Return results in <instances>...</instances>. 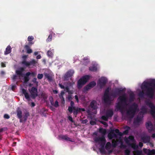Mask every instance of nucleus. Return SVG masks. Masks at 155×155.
I'll return each mask as SVG.
<instances>
[{
    "label": "nucleus",
    "mask_w": 155,
    "mask_h": 155,
    "mask_svg": "<svg viewBox=\"0 0 155 155\" xmlns=\"http://www.w3.org/2000/svg\"><path fill=\"white\" fill-rule=\"evenodd\" d=\"M138 106L135 103H133L129 107L127 112V115L133 118L137 110Z\"/></svg>",
    "instance_id": "f03ea898"
},
{
    "label": "nucleus",
    "mask_w": 155,
    "mask_h": 155,
    "mask_svg": "<svg viewBox=\"0 0 155 155\" xmlns=\"http://www.w3.org/2000/svg\"><path fill=\"white\" fill-rule=\"evenodd\" d=\"M90 86H89V85L87 84L86 86L84 88V91H88L89 90L91 89V88L90 87Z\"/></svg>",
    "instance_id": "ea45409f"
},
{
    "label": "nucleus",
    "mask_w": 155,
    "mask_h": 155,
    "mask_svg": "<svg viewBox=\"0 0 155 155\" xmlns=\"http://www.w3.org/2000/svg\"><path fill=\"white\" fill-rule=\"evenodd\" d=\"M100 122H101V123L103 124H104V125L105 126L107 125V123L105 122H104V121H101Z\"/></svg>",
    "instance_id": "338daca9"
},
{
    "label": "nucleus",
    "mask_w": 155,
    "mask_h": 155,
    "mask_svg": "<svg viewBox=\"0 0 155 155\" xmlns=\"http://www.w3.org/2000/svg\"><path fill=\"white\" fill-rule=\"evenodd\" d=\"M107 81V79L104 77H101L99 80L98 84L101 88L104 86Z\"/></svg>",
    "instance_id": "9b49d317"
},
{
    "label": "nucleus",
    "mask_w": 155,
    "mask_h": 155,
    "mask_svg": "<svg viewBox=\"0 0 155 155\" xmlns=\"http://www.w3.org/2000/svg\"><path fill=\"white\" fill-rule=\"evenodd\" d=\"M37 87H32L30 91L31 97L33 99H35L38 96Z\"/></svg>",
    "instance_id": "0eeeda50"
},
{
    "label": "nucleus",
    "mask_w": 155,
    "mask_h": 155,
    "mask_svg": "<svg viewBox=\"0 0 155 155\" xmlns=\"http://www.w3.org/2000/svg\"><path fill=\"white\" fill-rule=\"evenodd\" d=\"M88 85L90 86L91 88L93 87L94 86L96 85V83L94 81H92Z\"/></svg>",
    "instance_id": "473e14b6"
},
{
    "label": "nucleus",
    "mask_w": 155,
    "mask_h": 155,
    "mask_svg": "<svg viewBox=\"0 0 155 155\" xmlns=\"http://www.w3.org/2000/svg\"><path fill=\"white\" fill-rule=\"evenodd\" d=\"M43 75L42 74H38L37 76V78L39 79H41L43 77Z\"/></svg>",
    "instance_id": "3c124183"
},
{
    "label": "nucleus",
    "mask_w": 155,
    "mask_h": 155,
    "mask_svg": "<svg viewBox=\"0 0 155 155\" xmlns=\"http://www.w3.org/2000/svg\"><path fill=\"white\" fill-rule=\"evenodd\" d=\"M88 122V120L87 119H85L82 120V123L83 124H86Z\"/></svg>",
    "instance_id": "680f3d73"
},
{
    "label": "nucleus",
    "mask_w": 155,
    "mask_h": 155,
    "mask_svg": "<svg viewBox=\"0 0 155 155\" xmlns=\"http://www.w3.org/2000/svg\"><path fill=\"white\" fill-rule=\"evenodd\" d=\"M24 48L27 51V52L28 54H30L32 52V49L30 48V47L28 45H26L25 46Z\"/></svg>",
    "instance_id": "412c9836"
},
{
    "label": "nucleus",
    "mask_w": 155,
    "mask_h": 155,
    "mask_svg": "<svg viewBox=\"0 0 155 155\" xmlns=\"http://www.w3.org/2000/svg\"><path fill=\"white\" fill-rule=\"evenodd\" d=\"M78 109L79 111V112H81V111H85V109L84 108H78Z\"/></svg>",
    "instance_id": "bf43d9fd"
},
{
    "label": "nucleus",
    "mask_w": 155,
    "mask_h": 155,
    "mask_svg": "<svg viewBox=\"0 0 155 155\" xmlns=\"http://www.w3.org/2000/svg\"><path fill=\"white\" fill-rule=\"evenodd\" d=\"M36 74L34 72H27L24 76V82L25 83H27L30 80L29 76L31 75L34 77L35 76Z\"/></svg>",
    "instance_id": "6e6552de"
},
{
    "label": "nucleus",
    "mask_w": 155,
    "mask_h": 155,
    "mask_svg": "<svg viewBox=\"0 0 155 155\" xmlns=\"http://www.w3.org/2000/svg\"><path fill=\"white\" fill-rule=\"evenodd\" d=\"M25 69L23 67H20L18 69L15 71V72L16 75H13L12 77V79L15 81L17 79V76L19 77L23 76V72L25 71Z\"/></svg>",
    "instance_id": "20e7f679"
},
{
    "label": "nucleus",
    "mask_w": 155,
    "mask_h": 155,
    "mask_svg": "<svg viewBox=\"0 0 155 155\" xmlns=\"http://www.w3.org/2000/svg\"><path fill=\"white\" fill-rule=\"evenodd\" d=\"M110 88L108 87L105 90L104 94V100L106 103H108L110 101V97L109 95V93Z\"/></svg>",
    "instance_id": "423d86ee"
},
{
    "label": "nucleus",
    "mask_w": 155,
    "mask_h": 155,
    "mask_svg": "<svg viewBox=\"0 0 155 155\" xmlns=\"http://www.w3.org/2000/svg\"><path fill=\"white\" fill-rule=\"evenodd\" d=\"M146 104L151 109L150 113L153 116H155V106L149 100H147L145 101Z\"/></svg>",
    "instance_id": "39448f33"
},
{
    "label": "nucleus",
    "mask_w": 155,
    "mask_h": 155,
    "mask_svg": "<svg viewBox=\"0 0 155 155\" xmlns=\"http://www.w3.org/2000/svg\"><path fill=\"white\" fill-rule=\"evenodd\" d=\"M126 147L127 146L125 145L123 143L121 142L120 145V148L121 149H125L126 148Z\"/></svg>",
    "instance_id": "a18cd8bd"
},
{
    "label": "nucleus",
    "mask_w": 155,
    "mask_h": 155,
    "mask_svg": "<svg viewBox=\"0 0 155 155\" xmlns=\"http://www.w3.org/2000/svg\"><path fill=\"white\" fill-rule=\"evenodd\" d=\"M90 76L88 75H86L82 77L77 82V87L78 89H81L88 80L89 79Z\"/></svg>",
    "instance_id": "7ed1b4c3"
},
{
    "label": "nucleus",
    "mask_w": 155,
    "mask_h": 155,
    "mask_svg": "<svg viewBox=\"0 0 155 155\" xmlns=\"http://www.w3.org/2000/svg\"><path fill=\"white\" fill-rule=\"evenodd\" d=\"M117 145V142L116 141H113L112 142V146L114 147H115Z\"/></svg>",
    "instance_id": "09e8293b"
},
{
    "label": "nucleus",
    "mask_w": 155,
    "mask_h": 155,
    "mask_svg": "<svg viewBox=\"0 0 155 155\" xmlns=\"http://www.w3.org/2000/svg\"><path fill=\"white\" fill-rule=\"evenodd\" d=\"M130 150L128 149H126L124 151V153L125 155H130Z\"/></svg>",
    "instance_id": "79ce46f5"
},
{
    "label": "nucleus",
    "mask_w": 155,
    "mask_h": 155,
    "mask_svg": "<svg viewBox=\"0 0 155 155\" xmlns=\"http://www.w3.org/2000/svg\"><path fill=\"white\" fill-rule=\"evenodd\" d=\"M90 123V124L92 125H94L96 124V122L92 120L91 121Z\"/></svg>",
    "instance_id": "4d7b16f0"
},
{
    "label": "nucleus",
    "mask_w": 155,
    "mask_h": 155,
    "mask_svg": "<svg viewBox=\"0 0 155 155\" xmlns=\"http://www.w3.org/2000/svg\"><path fill=\"white\" fill-rule=\"evenodd\" d=\"M68 120H70V121H71V122H74V120H73L71 116H69L68 117Z\"/></svg>",
    "instance_id": "13d9d810"
},
{
    "label": "nucleus",
    "mask_w": 155,
    "mask_h": 155,
    "mask_svg": "<svg viewBox=\"0 0 155 155\" xmlns=\"http://www.w3.org/2000/svg\"><path fill=\"white\" fill-rule=\"evenodd\" d=\"M68 99L69 101L71 100L72 99L71 95H69L68 96Z\"/></svg>",
    "instance_id": "69168bd1"
},
{
    "label": "nucleus",
    "mask_w": 155,
    "mask_h": 155,
    "mask_svg": "<svg viewBox=\"0 0 155 155\" xmlns=\"http://www.w3.org/2000/svg\"><path fill=\"white\" fill-rule=\"evenodd\" d=\"M152 154H155V150L153 149L151 150H149L148 155H152Z\"/></svg>",
    "instance_id": "a19ab883"
},
{
    "label": "nucleus",
    "mask_w": 155,
    "mask_h": 155,
    "mask_svg": "<svg viewBox=\"0 0 155 155\" xmlns=\"http://www.w3.org/2000/svg\"><path fill=\"white\" fill-rule=\"evenodd\" d=\"M41 97H42V98L44 99H47L48 97V96L45 93H42L41 94Z\"/></svg>",
    "instance_id": "58836bf2"
},
{
    "label": "nucleus",
    "mask_w": 155,
    "mask_h": 155,
    "mask_svg": "<svg viewBox=\"0 0 155 155\" xmlns=\"http://www.w3.org/2000/svg\"><path fill=\"white\" fill-rule=\"evenodd\" d=\"M90 107L92 110H96L97 108V103L96 101H92L90 103Z\"/></svg>",
    "instance_id": "dca6fc26"
},
{
    "label": "nucleus",
    "mask_w": 155,
    "mask_h": 155,
    "mask_svg": "<svg viewBox=\"0 0 155 155\" xmlns=\"http://www.w3.org/2000/svg\"><path fill=\"white\" fill-rule=\"evenodd\" d=\"M110 95L114 98L118 96L115 90Z\"/></svg>",
    "instance_id": "e433bc0d"
},
{
    "label": "nucleus",
    "mask_w": 155,
    "mask_h": 155,
    "mask_svg": "<svg viewBox=\"0 0 155 155\" xmlns=\"http://www.w3.org/2000/svg\"><path fill=\"white\" fill-rule=\"evenodd\" d=\"M136 155H141L142 154V151L141 150H136L135 151Z\"/></svg>",
    "instance_id": "4c0bfd02"
},
{
    "label": "nucleus",
    "mask_w": 155,
    "mask_h": 155,
    "mask_svg": "<svg viewBox=\"0 0 155 155\" xmlns=\"http://www.w3.org/2000/svg\"><path fill=\"white\" fill-rule=\"evenodd\" d=\"M100 151L102 153L105 154L106 153L105 150L104 148H100Z\"/></svg>",
    "instance_id": "de8ad7c7"
},
{
    "label": "nucleus",
    "mask_w": 155,
    "mask_h": 155,
    "mask_svg": "<svg viewBox=\"0 0 155 155\" xmlns=\"http://www.w3.org/2000/svg\"><path fill=\"white\" fill-rule=\"evenodd\" d=\"M4 117L6 119H8L10 118V116L8 114H5L4 115Z\"/></svg>",
    "instance_id": "6e6d98bb"
},
{
    "label": "nucleus",
    "mask_w": 155,
    "mask_h": 155,
    "mask_svg": "<svg viewBox=\"0 0 155 155\" xmlns=\"http://www.w3.org/2000/svg\"><path fill=\"white\" fill-rule=\"evenodd\" d=\"M22 93L24 95L25 98L28 101H30V96L29 94L27 92L26 90L24 88L22 89Z\"/></svg>",
    "instance_id": "f3484780"
},
{
    "label": "nucleus",
    "mask_w": 155,
    "mask_h": 155,
    "mask_svg": "<svg viewBox=\"0 0 155 155\" xmlns=\"http://www.w3.org/2000/svg\"><path fill=\"white\" fill-rule=\"evenodd\" d=\"M129 101H134V95L133 93H131L130 94Z\"/></svg>",
    "instance_id": "cd10ccee"
},
{
    "label": "nucleus",
    "mask_w": 155,
    "mask_h": 155,
    "mask_svg": "<svg viewBox=\"0 0 155 155\" xmlns=\"http://www.w3.org/2000/svg\"><path fill=\"white\" fill-rule=\"evenodd\" d=\"M127 128L128 129L126 130H125L123 132V134H127L129 132L128 130H129L130 128V127L128 126H127Z\"/></svg>",
    "instance_id": "37998d69"
},
{
    "label": "nucleus",
    "mask_w": 155,
    "mask_h": 155,
    "mask_svg": "<svg viewBox=\"0 0 155 155\" xmlns=\"http://www.w3.org/2000/svg\"><path fill=\"white\" fill-rule=\"evenodd\" d=\"M74 71L72 70H70L68 71L64 75V79L67 80L68 78L71 77L74 73Z\"/></svg>",
    "instance_id": "2eb2a0df"
},
{
    "label": "nucleus",
    "mask_w": 155,
    "mask_h": 155,
    "mask_svg": "<svg viewBox=\"0 0 155 155\" xmlns=\"http://www.w3.org/2000/svg\"><path fill=\"white\" fill-rule=\"evenodd\" d=\"M130 146H131L134 150H136L138 147V145H136L135 143H131L130 144Z\"/></svg>",
    "instance_id": "bb28decb"
},
{
    "label": "nucleus",
    "mask_w": 155,
    "mask_h": 155,
    "mask_svg": "<svg viewBox=\"0 0 155 155\" xmlns=\"http://www.w3.org/2000/svg\"><path fill=\"white\" fill-rule=\"evenodd\" d=\"M66 140L68 141H71V142H73L74 141L72 140V139L71 138L68 137H67V139H66Z\"/></svg>",
    "instance_id": "052dcab7"
},
{
    "label": "nucleus",
    "mask_w": 155,
    "mask_h": 155,
    "mask_svg": "<svg viewBox=\"0 0 155 155\" xmlns=\"http://www.w3.org/2000/svg\"><path fill=\"white\" fill-rule=\"evenodd\" d=\"M106 114L109 118L111 117L113 115L114 112L112 110L110 109L107 111Z\"/></svg>",
    "instance_id": "aec40b11"
},
{
    "label": "nucleus",
    "mask_w": 155,
    "mask_h": 155,
    "mask_svg": "<svg viewBox=\"0 0 155 155\" xmlns=\"http://www.w3.org/2000/svg\"><path fill=\"white\" fill-rule=\"evenodd\" d=\"M141 111L139 113V114H140V113H143L144 114V113H146L147 112V109L146 108L144 107H143L141 108Z\"/></svg>",
    "instance_id": "7c9ffc66"
},
{
    "label": "nucleus",
    "mask_w": 155,
    "mask_h": 155,
    "mask_svg": "<svg viewBox=\"0 0 155 155\" xmlns=\"http://www.w3.org/2000/svg\"><path fill=\"white\" fill-rule=\"evenodd\" d=\"M53 105L56 107H57L59 106V105L58 104V103L57 101H55V104H54Z\"/></svg>",
    "instance_id": "5fc2aeb1"
},
{
    "label": "nucleus",
    "mask_w": 155,
    "mask_h": 155,
    "mask_svg": "<svg viewBox=\"0 0 155 155\" xmlns=\"http://www.w3.org/2000/svg\"><path fill=\"white\" fill-rule=\"evenodd\" d=\"M118 100H119L120 101L117 104L116 108L118 110H122L123 109V107L122 105H124V106H127L128 105V104L127 103V99L124 94L122 96H120L118 97Z\"/></svg>",
    "instance_id": "f257e3e1"
},
{
    "label": "nucleus",
    "mask_w": 155,
    "mask_h": 155,
    "mask_svg": "<svg viewBox=\"0 0 155 155\" xmlns=\"http://www.w3.org/2000/svg\"><path fill=\"white\" fill-rule=\"evenodd\" d=\"M75 98L77 101V102L78 103L79 102V100L78 98V97L77 95H76L75 96Z\"/></svg>",
    "instance_id": "774afa93"
},
{
    "label": "nucleus",
    "mask_w": 155,
    "mask_h": 155,
    "mask_svg": "<svg viewBox=\"0 0 155 155\" xmlns=\"http://www.w3.org/2000/svg\"><path fill=\"white\" fill-rule=\"evenodd\" d=\"M106 142V140H105V141H103V142L100 143L101 148H104V147L105 145Z\"/></svg>",
    "instance_id": "8fccbe9b"
},
{
    "label": "nucleus",
    "mask_w": 155,
    "mask_h": 155,
    "mask_svg": "<svg viewBox=\"0 0 155 155\" xmlns=\"http://www.w3.org/2000/svg\"><path fill=\"white\" fill-rule=\"evenodd\" d=\"M52 38V35L50 34L48 36V38L47 39V42H50L51 41Z\"/></svg>",
    "instance_id": "49530a36"
},
{
    "label": "nucleus",
    "mask_w": 155,
    "mask_h": 155,
    "mask_svg": "<svg viewBox=\"0 0 155 155\" xmlns=\"http://www.w3.org/2000/svg\"><path fill=\"white\" fill-rule=\"evenodd\" d=\"M16 112L18 118L19 119V122L20 123L22 122V112L19 107H18L16 110Z\"/></svg>",
    "instance_id": "f8f14e48"
},
{
    "label": "nucleus",
    "mask_w": 155,
    "mask_h": 155,
    "mask_svg": "<svg viewBox=\"0 0 155 155\" xmlns=\"http://www.w3.org/2000/svg\"><path fill=\"white\" fill-rule=\"evenodd\" d=\"M105 140L106 139L104 135H102L101 137H96L94 139V140L96 143H99L105 141Z\"/></svg>",
    "instance_id": "4468645a"
},
{
    "label": "nucleus",
    "mask_w": 155,
    "mask_h": 155,
    "mask_svg": "<svg viewBox=\"0 0 155 155\" xmlns=\"http://www.w3.org/2000/svg\"><path fill=\"white\" fill-rule=\"evenodd\" d=\"M34 39L33 36H29L28 38V40L29 41H31Z\"/></svg>",
    "instance_id": "603ef678"
},
{
    "label": "nucleus",
    "mask_w": 155,
    "mask_h": 155,
    "mask_svg": "<svg viewBox=\"0 0 155 155\" xmlns=\"http://www.w3.org/2000/svg\"><path fill=\"white\" fill-rule=\"evenodd\" d=\"M29 116V113L28 112H26L25 113V115L23 117H22V122H25L28 118V117Z\"/></svg>",
    "instance_id": "4be33fe9"
},
{
    "label": "nucleus",
    "mask_w": 155,
    "mask_h": 155,
    "mask_svg": "<svg viewBox=\"0 0 155 155\" xmlns=\"http://www.w3.org/2000/svg\"><path fill=\"white\" fill-rule=\"evenodd\" d=\"M67 137L68 136L66 135H60L58 136L59 139H61L64 140H66L67 139Z\"/></svg>",
    "instance_id": "c756f323"
},
{
    "label": "nucleus",
    "mask_w": 155,
    "mask_h": 155,
    "mask_svg": "<svg viewBox=\"0 0 155 155\" xmlns=\"http://www.w3.org/2000/svg\"><path fill=\"white\" fill-rule=\"evenodd\" d=\"M47 55L48 57H52L53 56V54L51 51H48L47 52Z\"/></svg>",
    "instance_id": "c03bdc74"
},
{
    "label": "nucleus",
    "mask_w": 155,
    "mask_h": 155,
    "mask_svg": "<svg viewBox=\"0 0 155 155\" xmlns=\"http://www.w3.org/2000/svg\"><path fill=\"white\" fill-rule=\"evenodd\" d=\"M111 147V144L109 142H108L106 143L105 145V148L107 150H108L110 149Z\"/></svg>",
    "instance_id": "c85d7f7f"
},
{
    "label": "nucleus",
    "mask_w": 155,
    "mask_h": 155,
    "mask_svg": "<svg viewBox=\"0 0 155 155\" xmlns=\"http://www.w3.org/2000/svg\"><path fill=\"white\" fill-rule=\"evenodd\" d=\"M37 63V61H36L34 59H32L29 62L27 61L26 60H24L22 62V64L26 67H29L31 65L35 66Z\"/></svg>",
    "instance_id": "1a4fd4ad"
},
{
    "label": "nucleus",
    "mask_w": 155,
    "mask_h": 155,
    "mask_svg": "<svg viewBox=\"0 0 155 155\" xmlns=\"http://www.w3.org/2000/svg\"><path fill=\"white\" fill-rule=\"evenodd\" d=\"M139 95L140 97H143L144 96V93L143 91H141L139 93Z\"/></svg>",
    "instance_id": "864d4df0"
},
{
    "label": "nucleus",
    "mask_w": 155,
    "mask_h": 155,
    "mask_svg": "<svg viewBox=\"0 0 155 155\" xmlns=\"http://www.w3.org/2000/svg\"><path fill=\"white\" fill-rule=\"evenodd\" d=\"M140 114H139L137 116L136 119L135 120L134 122L139 123L142 120V117L139 116Z\"/></svg>",
    "instance_id": "393cba45"
},
{
    "label": "nucleus",
    "mask_w": 155,
    "mask_h": 155,
    "mask_svg": "<svg viewBox=\"0 0 155 155\" xmlns=\"http://www.w3.org/2000/svg\"><path fill=\"white\" fill-rule=\"evenodd\" d=\"M125 141L126 143L130 146V144H131V143H130L129 140L127 139L125 140Z\"/></svg>",
    "instance_id": "0e129e2a"
},
{
    "label": "nucleus",
    "mask_w": 155,
    "mask_h": 155,
    "mask_svg": "<svg viewBox=\"0 0 155 155\" xmlns=\"http://www.w3.org/2000/svg\"><path fill=\"white\" fill-rule=\"evenodd\" d=\"M108 118L109 117L106 114L105 115L102 116L101 117V118L102 120L106 121H107L108 120Z\"/></svg>",
    "instance_id": "f704fd0d"
},
{
    "label": "nucleus",
    "mask_w": 155,
    "mask_h": 155,
    "mask_svg": "<svg viewBox=\"0 0 155 155\" xmlns=\"http://www.w3.org/2000/svg\"><path fill=\"white\" fill-rule=\"evenodd\" d=\"M99 132L101 133L104 136V135L106 133V130L105 129L103 128H100L99 129Z\"/></svg>",
    "instance_id": "a878e982"
},
{
    "label": "nucleus",
    "mask_w": 155,
    "mask_h": 155,
    "mask_svg": "<svg viewBox=\"0 0 155 155\" xmlns=\"http://www.w3.org/2000/svg\"><path fill=\"white\" fill-rule=\"evenodd\" d=\"M115 90L118 96L120 95L124 91V89L121 88H116L115 89Z\"/></svg>",
    "instance_id": "a211bd4d"
},
{
    "label": "nucleus",
    "mask_w": 155,
    "mask_h": 155,
    "mask_svg": "<svg viewBox=\"0 0 155 155\" xmlns=\"http://www.w3.org/2000/svg\"><path fill=\"white\" fill-rule=\"evenodd\" d=\"M59 87L61 88V89H64L65 88L64 86L62 84L59 83Z\"/></svg>",
    "instance_id": "e2e57ef3"
},
{
    "label": "nucleus",
    "mask_w": 155,
    "mask_h": 155,
    "mask_svg": "<svg viewBox=\"0 0 155 155\" xmlns=\"http://www.w3.org/2000/svg\"><path fill=\"white\" fill-rule=\"evenodd\" d=\"M115 132L118 135L122 136L123 135V133L120 132L119 130L118 129H116L114 130Z\"/></svg>",
    "instance_id": "c9c22d12"
},
{
    "label": "nucleus",
    "mask_w": 155,
    "mask_h": 155,
    "mask_svg": "<svg viewBox=\"0 0 155 155\" xmlns=\"http://www.w3.org/2000/svg\"><path fill=\"white\" fill-rule=\"evenodd\" d=\"M146 125L149 132L150 133L153 130V126L151 122L149 121L147 122L146 123Z\"/></svg>",
    "instance_id": "ddd939ff"
},
{
    "label": "nucleus",
    "mask_w": 155,
    "mask_h": 155,
    "mask_svg": "<svg viewBox=\"0 0 155 155\" xmlns=\"http://www.w3.org/2000/svg\"><path fill=\"white\" fill-rule=\"evenodd\" d=\"M44 75L45 78H47L49 81H51L52 80V77L49 74L47 73H45Z\"/></svg>",
    "instance_id": "b1692460"
},
{
    "label": "nucleus",
    "mask_w": 155,
    "mask_h": 155,
    "mask_svg": "<svg viewBox=\"0 0 155 155\" xmlns=\"http://www.w3.org/2000/svg\"><path fill=\"white\" fill-rule=\"evenodd\" d=\"M141 140L144 143L149 142L150 141V139L149 136H144L141 137Z\"/></svg>",
    "instance_id": "6ab92c4d"
},
{
    "label": "nucleus",
    "mask_w": 155,
    "mask_h": 155,
    "mask_svg": "<svg viewBox=\"0 0 155 155\" xmlns=\"http://www.w3.org/2000/svg\"><path fill=\"white\" fill-rule=\"evenodd\" d=\"M68 110L70 113H72L73 111V114L75 117H76L78 113L80 112L78 108H76L75 107H69Z\"/></svg>",
    "instance_id": "9d476101"
},
{
    "label": "nucleus",
    "mask_w": 155,
    "mask_h": 155,
    "mask_svg": "<svg viewBox=\"0 0 155 155\" xmlns=\"http://www.w3.org/2000/svg\"><path fill=\"white\" fill-rule=\"evenodd\" d=\"M12 49L10 46H8L6 48L4 54L5 55L9 54L11 52Z\"/></svg>",
    "instance_id": "5701e85b"
},
{
    "label": "nucleus",
    "mask_w": 155,
    "mask_h": 155,
    "mask_svg": "<svg viewBox=\"0 0 155 155\" xmlns=\"http://www.w3.org/2000/svg\"><path fill=\"white\" fill-rule=\"evenodd\" d=\"M89 69L90 71H95L97 70V68L94 65H93L89 68Z\"/></svg>",
    "instance_id": "2f4dec72"
},
{
    "label": "nucleus",
    "mask_w": 155,
    "mask_h": 155,
    "mask_svg": "<svg viewBox=\"0 0 155 155\" xmlns=\"http://www.w3.org/2000/svg\"><path fill=\"white\" fill-rule=\"evenodd\" d=\"M37 78H34L32 80V81L35 84V87H38V82L37 81Z\"/></svg>",
    "instance_id": "72a5a7b5"
}]
</instances>
